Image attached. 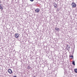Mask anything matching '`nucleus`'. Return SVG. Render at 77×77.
<instances>
[{"mask_svg": "<svg viewBox=\"0 0 77 77\" xmlns=\"http://www.w3.org/2000/svg\"><path fill=\"white\" fill-rule=\"evenodd\" d=\"M71 5L73 8H75L76 6V4H75L74 2H72Z\"/></svg>", "mask_w": 77, "mask_h": 77, "instance_id": "obj_1", "label": "nucleus"}, {"mask_svg": "<svg viewBox=\"0 0 77 77\" xmlns=\"http://www.w3.org/2000/svg\"><path fill=\"white\" fill-rule=\"evenodd\" d=\"M20 37V36L18 34V33H16L15 34V37L16 38H18L19 37Z\"/></svg>", "mask_w": 77, "mask_h": 77, "instance_id": "obj_2", "label": "nucleus"}, {"mask_svg": "<svg viewBox=\"0 0 77 77\" xmlns=\"http://www.w3.org/2000/svg\"><path fill=\"white\" fill-rule=\"evenodd\" d=\"M8 72L10 74H12V69H9L8 70Z\"/></svg>", "mask_w": 77, "mask_h": 77, "instance_id": "obj_3", "label": "nucleus"}, {"mask_svg": "<svg viewBox=\"0 0 77 77\" xmlns=\"http://www.w3.org/2000/svg\"><path fill=\"white\" fill-rule=\"evenodd\" d=\"M40 11V10H39V8L36 9L35 11V12H36V13H38V12H39Z\"/></svg>", "mask_w": 77, "mask_h": 77, "instance_id": "obj_4", "label": "nucleus"}, {"mask_svg": "<svg viewBox=\"0 0 77 77\" xmlns=\"http://www.w3.org/2000/svg\"><path fill=\"white\" fill-rule=\"evenodd\" d=\"M54 6L55 8H57V5L56 4V3H54Z\"/></svg>", "mask_w": 77, "mask_h": 77, "instance_id": "obj_5", "label": "nucleus"}, {"mask_svg": "<svg viewBox=\"0 0 77 77\" xmlns=\"http://www.w3.org/2000/svg\"><path fill=\"white\" fill-rule=\"evenodd\" d=\"M66 48L67 49V50H69V49H70V46L67 45L66 46Z\"/></svg>", "mask_w": 77, "mask_h": 77, "instance_id": "obj_6", "label": "nucleus"}, {"mask_svg": "<svg viewBox=\"0 0 77 77\" xmlns=\"http://www.w3.org/2000/svg\"><path fill=\"white\" fill-rule=\"evenodd\" d=\"M0 9H1V11H2L3 9V6L0 7Z\"/></svg>", "mask_w": 77, "mask_h": 77, "instance_id": "obj_7", "label": "nucleus"}, {"mask_svg": "<svg viewBox=\"0 0 77 77\" xmlns=\"http://www.w3.org/2000/svg\"><path fill=\"white\" fill-rule=\"evenodd\" d=\"M55 30L57 31H59V28L56 27L55 28Z\"/></svg>", "mask_w": 77, "mask_h": 77, "instance_id": "obj_8", "label": "nucleus"}, {"mask_svg": "<svg viewBox=\"0 0 77 77\" xmlns=\"http://www.w3.org/2000/svg\"><path fill=\"white\" fill-rule=\"evenodd\" d=\"M28 69H31V67H30V66H28Z\"/></svg>", "mask_w": 77, "mask_h": 77, "instance_id": "obj_9", "label": "nucleus"}, {"mask_svg": "<svg viewBox=\"0 0 77 77\" xmlns=\"http://www.w3.org/2000/svg\"><path fill=\"white\" fill-rule=\"evenodd\" d=\"M74 71L76 73H77V69H74Z\"/></svg>", "mask_w": 77, "mask_h": 77, "instance_id": "obj_10", "label": "nucleus"}, {"mask_svg": "<svg viewBox=\"0 0 77 77\" xmlns=\"http://www.w3.org/2000/svg\"><path fill=\"white\" fill-rule=\"evenodd\" d=\"M72 64L73 65H75V61H73L72 62Z\"/></svg>", "mask_w": 77, "mask_h": 77, "instance_id": "obj_11", "label": "nucleus"}, {"mask_svg": "<svg viewBox=\"0 0 77 77\" xmlns=\"http://www.w3.org/2000/svg\"><path fill=\"white\" fill-rule=\"evenodd\" d=\"M70 57H71V58H73V56L71 55L70 56Z\"/></svg>", "mask_w": 77, "mask_h": 77, "instance_id": "obj_12", "label": "nucleus"}, {"mask_svg": "<svg viewBox=\"0 0 77 77\" xmlns=\"http://www.w3.org/2000/svg\"><path fill=\"white\" fill-rule=\"evenodd\" d=\"M66 74V72H64V75H65Z\"/></svg>", "mask_w": 77, "mask_h": 77, "instance_id": "obj_13", "label": "nucleus"}, {"mask_svg": "<svg viewBox=\"0 0 77 77\" xmlns=\"http://www.w3.org/2000/svg\"><path fill=\"white\" fill-rule=\"evenodd\" d=\"M31 2H33V0H30Z\"/></svg>", "mask_w": 77, "mask_h": 77, "instance_id": "obj_14", "label": "nucleus"}, {"mask_svg": "<svg viewBox=\"0 0 77 77\" xmlns=\"http://www.w3.org/2000/svg\"><path fill=\"white\" fill-rule=\"evenodd\" d=\"M13 77H16V76L15 75Z\"/></svg>", "mask_w": 77, "mask_h": 77, "instance_id": "obj_15", "label": "nucleus"}, {"mask_svg": "<svg viewBox=\"0 0 77 77\" xmlns=\"http://www.w3.org/2000/svg\"><path fill=\"white\" fill-rule=\"evenodd\" d=\"M33 77H36V76H33Z\"/></svg>", "mask_w": 77, "mask_h": 77, "instance_id": "obj_16", "label": "nucleus"}]
</instances>
